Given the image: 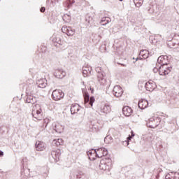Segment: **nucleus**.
<instances>
[{"label":"nucleus","instance_id":"nucleus-1","mask_svg":"<svg viewBox=\"0 0 179 179\" xmlns=\"http://www.w3.org/2000/svg\"><path fill=\"white\" fill-rule=\"evenodd\" d=\"M158 64L162 66L159 68V73L162 76H166L171 72V67L167 66L169 64V57L167 56H159L157 59Z\"/></svg>","mask_w":179,"mask_h":179},{"label":"nucleus","instance_id":"nucleus-2","mask_svg":"<svg viewBox=\"0 0 179 179\" xmlns=\"http://www.w3.org/2000/svg\"><path fill=\"white\" fill-rule=\"evenodd\" d=\"M100 170L110 171L113 169V161L110 158L102 159L99 164Z\"/></svg>","mask_w":179,"mask_h":179},{"label":"nucleus","instance_id":"nucleus-3","mask_svg":"<svg viewBox=\"0 0 179 179\" xmlns=\"http://www.w3.org/2000/svg\"><path fill=\"white\" fill-rule=\"evenodd\" d=\"M32 115L34 118H36L38 121H41L44 118L43 115V110L39 104H36L32 108Z\"/></svg>","mask_w":179,"mask_h":179},{"label":"nucleus","instance_id":"nucleus-4","mask_svg":"<svg viewBox=\"0 0 179 179\" xmlns=\"http://www.w3.org/2000/svg\"><path fill=\"white\" fill-rule=\"evenodd\" d=\"M64 96H65V94H64V92L61 90H55L52 93V99H53L55 101H58L61 100V99H64Z\"/></svg>","mask_w":179,"mask_h":179},{"label":"nucleus","instance_id":"nucleus-5","mask_svg":"<svg viewBox=\"0 0 179 179\" xmlns=\"http://www.w3.org/2000/svg\"><path fill=\"white\" fill-rule=\"evenodd\" d=\"M160 118L155 117H150L147 122V126L149 128H157V127L160 124Z\"/></svg>","mask_w":179,"mask_h":179},{"label":"nucleus","instance_id":"nucleus-6","mask_svg":"<svg viewBox=\"0 0 179 179\" xmlns=\"http://www.w3.org/2000/svg\"><path fill=\"white\" fill-rule=\"evenodd\" d=\"M83 96H84L85 104H87V103H89V104L90 105V107H93V103H94V101H96V99H94V97L91 96L90 98L89 93L87 92H85Z\"/></svg>","mask_w":179,"mask_h":179},{"label":"nucleus","instance_id":"nucleus-7","mask_svg":"<svg viewBox=\"0 0 179 179\" xmlns=\"http://www.w3.org/2000/svg\"><path fill=\"white\" fill-rule=\"evenodd\" d=\"M53 129L58 134H62V132H64V129H65V127L59 122H55L53 123Z\"/></svg>","mask_w":179,"mask_h":179},{"label":"nucleus","instance_id":"nucleus-8","mask_svg":"<svg viewBox=\"0 0 179 179\" xmlns=\"http://www.w3.org/2000/svg\"><path fill=\"white\" fill-rule=\"evenodd\" d=\"M156 87H157V85H156V83H155L153 80H149L145 83V89L148 92H153Z\"/></svg>","mask_w":179,"mask_h":179},{"label":"nucleus","instance_id":"nucleus-9","mask_svg":"<svg viewBox=\"0 0 179 179\" xmlns=\"http://www.w3.org/2000/svg\"><path fill=\"white\" fill-rule=\"evenodd\" d=\"M113 93L115 97H121L124 91H122V87L119 85H116L113 88Z\"/></svg>","mask_w":179,"mask_h":179},{"label":"nucleus","instance_id":"nucleus-10","mask_svg":"<svg viewBox=\"0 0 179 179\" xmlns=\"http://www.w3.org/2000/svg\"><path fill=\"white\" fill-rule=\"evenodd\" d=\"M36 150L38 152H43V150H45V148H47V145H45V143L43 141H36L35 144Z\"/></svg>","mask_w":179,"mask_h":179},{"label":"nucleus","instance_id":"nucleus-11","mask_svg":"<svg viewBox=\"0 0 179 179\" xmlns=\"http://www.w3.org/2000/svg\"><path fill=\"white\" fill-rule=\"evenodd\" d=\"M99 111L103 114H108L111 113V106L108 104H102L99 108Z\"/></svg>","mask_w":179,"mask_h":179},{"label":"nucleus","instance_id":"nucleus-12","mask_svg":"<svg viewBox=\"0 0 179 179\" xmlns=\"http://www.w3.org/2000/svg\"><path fill=\"white\" fill-rule=\"evenodd\" d=\"M96 152V156L97 157H103V156H107L108 152L107 151V149L104 148H101L97 150H95Z\"/></svg>","mask_w":179,"mask_h":179},{"label":"nucleus","instance_id":"nucleus-13","mask_svg":"<svg viewBox=\"0 0 179 179\" xmlns=\"http://www.w3.org/2000/svg\"><path fill=\"white\" fill-rule=\"evenodd\" d=\"M122 113L125 117H130V115H132L133 113L132 108L129 106H124L122 108Z\"/></svg>","mask_w":179,"mask_h":179},{"label":"nucleus","instance_id":"nucleus-14","mask_svg":"<svg viewBox=\"0 0 179 179\" xmlns=\"http://www.w3.org/2000/svg\"><path fill=\"white\" fill-rule=\"evenodd\" d=\"M62 30H65L66 31V34L67 36H74L76 31L72 27H63Z\"/></svg>","mask_w":179,"mask_h":179},{"label":"nucleus","instance_id":"nucleus-15","mask_svg":"<svg viewBox=\"0 0 179 179\" xmlns=\"http://www.w3.org/2000/svg\"><path fill=\"white\" fill-rule=\"evenodd\" d=\"M148 106H149V103L145 99H141L138 102V107L141 110H145V108H146Z\"/></svg>","mask_w":179,"mask_h":179},{"label":"nucleus","instance_id":"nucleus-16","mask_svg":"<svg viewBox=\"0 0 179 179\" xmlns=\"http://www.w3.org/2000/svg\"><path fill=\"white\" fill-rule=\"evenodd\" d=\"M97 79H98V82H99V83L101 85H102L103 86H104V85H106V80L104 78V75L103 74V73H97Z\"/></svg>","mask_w":179,"mask_h":179},{"label":"nucleus","instance_id":"nucleus-17","mask_svg":"<svg viewBox=\"0 0 179 179\" xmlns=\"http://www.w3.org/2000/svg\"><path fill=\"white\" fill-rule=\"evenodd\" d=\"M65 75H66L65 71L62 70H56L55 71V76L58 79H62V78L65 77Z\"/></svg>","mask_w":179,"mask_h":179},{"label":"nucleus","instance_id":"nucleus-18","mask_svg":"<svg viewBox=\"0 0 179 179\" xmlns=\"http://www.w3.org/2000/svg\"><path fill=\"white\" fill-rule=\"evenodd\" d=\"M88 157L90 160H96L97 157V152L96 150H92L88 152Z\"/></svg>","mask_w":179,"mask_h":179},{"label":"nucleus","instance_id":"nucleus-19","mask_svg":"<svg viewBox=\"0 0 179 179\" xmlns=\"http://www.w3.org/2000/svg\"><path fill=\"white\" fill-rule=\"evenodd\" d=\"M37 85L38 87L44 89V87L47 86V80H45V78H41L38 80Z\"/></svg>","mask_w":179,"mask_h":179},{"label":"nucleus","instance_id":"nucleus-20","mask_svg":"<svg viewBox=\"0 0 179 179\" xmlns=\"http://www.w3.org/2000/svg\"><path fill=\"white\" fill-rule=\"evenodd\" d=\"M70 110L71 114H76L80 110V106L78 104H74L71 106Z\"/></svg>","mask_w":179,"mask_h":179},{"label":"nucleus","instance_id":"nucleus-21","mask_svg":"<svg viewBox=\"0 0 179 179\" xmlns=\"http://www.w3.org/2000/svg\"><path fill=\"white\" fill-rule=\"evenodd\" d=\"M52 145L55 146H61L64 145V140L62 138H55L52 141Z\"/></svg>","mask_w":179,"mask_h":179},{"label":"nucleus","instance_id":"nucleus-22","mask_svg":"<svg viewBox=\"0 0 179 179\" xmlns=\"http://www.w3.org/2000/svg\"><path fill=\"white\" fill-rule=\"evenodd\" d=\"M140 55L142 59H146L149 57V52L148 50H141L140 52Z\"/></svg>","mask_w":179,"mask_h":179},{"label":"nucleus","instance_id":"nucleus-23","mask_svg":"<svg viewBox=\"0 0 179 179\" xmlns=\"http://www.w3.org/2000/svg\"><path fill=\"white\" fill-rule=\"evenodd\" d=\"M27 103H30L31 104H34V103H36V97L29 95L27 96V100H26Z\"/></svg>","mask_w":179,"mask_h":179},{"label":"nucleus","instance_id":"nucleus-24","mask_svg":"<svg viewBox=\"0 0 179 179\" xmlns=\"http://www.w3.org/2000/svg\"><path fill=\"white\" fill-rule=\"evenodd\" d=\"M73 0H66V2L64 3V6L67 8V9H69L71 6H72V3H73Z\"/></svg>","mask_w":179,"mask_h":179},{"label":"nucleus","instance_id":"nucleus-25","mask_svg":"<svg viewBox=\"0 0 179 179\" xmlns=\"http://www.w3.org/2000/svg\"><path fill=\"white\" fill-rule=\"evenodd\" d=\"M109 22L110 18L107 17L102 18V20H101V24H102V26H106V24H108V23Z\"/></svg>","mask_w":179,"mask_h":179},{"label":"nucleus","instance_id":"nucleus-26","mask_svg":"<svg viewBox=\"0 0 179 179\" xmlns=\"http://www.w3.org/2000/svg\"><path fill=\"white\" fill-rule=\"evenodd\" d=\"M83 75L84 78H87L89 75H90V71H89V69L85 68L83 70Z\"/></svg>","mask_w":179,"mask_h":179},{"label":"nucleus","instance_id":"nucleus-27","mask_svg":"<svg viewBox=\"0 0 179 179\" xmlns=\"http://www.w3.org/2000/svg\"><path fill=\"white\" fill-rule=\"evenodd\" d=\"M104 142L105 143H113V137H111L110 136H107L105 138H104Z\"/></svg>","mask_w":179,"mask_h":179},{"label":"nucleus","instance_id":"nucleus-28","mask_svg":"<svg viewBox=\"0 0 179 179\" xmlns=\"http://www.w3.org/2000/svg\"><path fill=\"white\" fill-rule=\"evenodd\" d=\"M63 20L64 22H66V23H68V22H71V17H70V15H68V14H64L63 15Z\"/></svg>","mask_w":179,"mask_h":179},{"label":"nucleus","instance_id":"nucleus-29","mask_svg":"<svg viewBox=\"0 0 179 179\" xmlns=\"http://www.w3.org/2000/svg\"><path fill=\"white\" fill-rule=\"evenodd\" d=\"M134 2L136 6L139 7L141 6L142 3H143V0H134Z\"/></svg>","mask_w":179,"mask_h":179},{"label":"nucleus","instance_id":"nucleus-30","mask_svg":"<svg viewBox=\"0 0 179 179\" xmlns=\"http://www.w3.org/2000/svg\"><path fill=\"white\" fill-rule=\"evenodd\" d=\"M53 41L55 43H57V44H61L62 43V41H61V38L59 36H56L53 38Z\"/></svg>","mask_w":179,"mask_h":179},{"label":"nucleus","instance_id":"nucleus-31","mask_svg":"<svg viewBox=\"0 0 179 179\" xmlns=\"http://www.w3.org/2000/svg\"><path fill=\"white\" fill-rule=\"evenodd\" d=\"M48 124H50V119L48 118H45L43 120V127H44L45 128H47V125H48Z\"/></svg>","mask_w":179,"mask_h":179},{"label":"nucleus","instance_id":"nucleus-32","mask_svg":"<svg viewBox=\"0 0 179 179\" xmlns=\"http://www.w3.org/2000/svg\"><path fill=\"white\" fill-rule=\"evenodd\" d=\"M131 135L129 136V137L127 138V145L129 143V141H131V139H132V138H134V136H135V134H134V131H131Z\"/></svg>","mask_w":179,"mask_h":179},{"label":"nucleus","instance_id":"nucleus-33","mask_svg":"<svg viewBox=\"0 0 179 179\" xmlns=\"http://www.w3.org/2000/svg\"><path fill=\"white\" fill-rule=\"evenodd\" d=\"M113 135L115 138H118V131H117V130H114L113 131Z\"/></svg>","mask_w":179,"mask_h":179},{"label":"nucleus","instance_id":"nucleus-34","mask_svg":"<svg viewBox=\"0 0 179 179\" xmlns=\"http://www.w3.org/2000/svg\"><path fill=\"white\" fill-rule=\"evenodd\" d=\"M174 176H175V177H176V178H174V179H178V177H179L178 173L176 172V173H174Z\"/></svg>","mask_w":179,"mask_h":179},{"label":"nucleus","instance_id":"nucleus-35","mask_svg":"<svg viewBox=\"0 0 179 179\" xmlns=\"http://www.w3.org/2000/svg\"><path fill=\"white\" fill-rule=\"evenodd\" d=\"M40 11L42 12V13L45 12V8L41 7V9H40Z\"/></svg>","mask_w":179,"mask_h":179},{"label":"nucleus","instance_id":"nucleus-36","mask_svg":"<svg viewBox=\"0 0 179 179\" xmlns=\"http://www.w3.org/2000/svg\"><path fill=\"white\" fill-rule=\"evenodd\" d=\"M69 97H71V99H72V97H73V93H69Z\"/></svg>","mask_w":179,"mask_h":179},{"label":"nucleus","instance_id":"nucleus-37","mask_svg":"<svg viewBox=\"0 0 179 179\" xmlns=\"http://www.w3.org/2000/svg\"><path fill=\"white\" fill-rule=\"evenodd\" d=\"M3 156V152L0 151V157H2Z\"/></svg>","mask_w":179,"mask_h":179},{"label":"nucleus","instance_id":"nucleus-38","mask_svg":"<svg viewBox=\"0 0 179 179\" xmlns=\"http://www.w3.org/2000/svg\"><path fill=\"white\" fill-rule=\"evenodd\" d=\"M153 71H154V72H157V71H159V69H157V68H154Z\"/></svg>","mask_w":179,"mask_h":179},{"label":"nucleus","instance_id":"nucleus-39","mask_svg":"<svg viewBox=\"0 0 179 179\" xmlns=\"http://www.w3.org/2000/svg\"><path fill=\"white\" fill-rule=\"evenodd\" d=\"M28 82H30L29 83H33V80H28Z\"/></svg>","mask_w":179,"mask_h":179},{"label":"nucleus","instance_id":"nucleus-40","mask_svg":"<svg viewBox=\"0 0 179 179\" xmlns=\"http://www.w3.org/2000/svg\"><path fill=\"white\" fill-rule=\"evenodd\" d=\"M138 59H139V58H138V57L136 58V59H135V62L138 61Z\"/></svg>","mask_w":179,"mask_h":179},{"label":"nucleus","instance_id":"nucleus-41","mask_svg":"<svg viewBox=\"0 0 179 179\" xmlns=\"http://www.w3.org/2000/svg\"><path fill=\"white\" fill-rule=\"evenodd\" d=\"M120 1H122V0H120Z\"/></svg>","mask_w":179,"mask_h":179}]
</instances>
